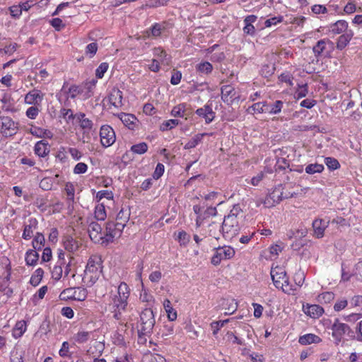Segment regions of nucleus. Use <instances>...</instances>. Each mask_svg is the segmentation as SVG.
<instances>
[{
	"mask_svg": "<svg viewBox=\"0 0 362 362\" xmlns=\"http://www.w3.org/2000/svg\"><path fill=\"white\" fill-rule=\"evenodd\" d=\"M185 110L186 104L180 103L173 108L170 115L174 117H184L185 115Z\"/></svg>",
	"mask_w": 362,
	"mask_h": 362,
	"instance_id": "37998d69",
	"label": "nucleus"
},
{
	"mask_svg": "<svg viewBox=\"0 0 362 362\" xmlns=\"http://www.w3.org/2000/svg\"><path fill=\"white\" fill-rule=\"evenodd\" d=\"M139 300L141 302L147 303L149 305H153L155 300L153 295L145 288H142L140 293Z\"/></svg>",
	"mask_w": 362,
	"mask_h": 362,
	"instance_id": "49530a36",
	"label": "nucleus"
},
{
	"mask_svg": "<svg viewBox=\"0 0 362 362\" xmlns=\"http://www.w3.org/2000/svg\"><path fill=\"white\" fill-rule=\"evenodd\" d=\"M122 92L119 89H113L109 95V101L115 107L122 105Z\"/></svg>",
	"mask_w": 362,
	"mask_h": 362,
	"instance_id": "2f4dec72",
	"label": "nucleus"
},
{
	"mask_svg": "<svg viewBox=\"0 0 362 362\" xmlns=\"http://www.w3.org/2000/svg\"><path fill=\"white\" fill-rule=\"evenodd\" d=\"M177 240L180 245H186L190 240V235L185 231H180L177 237Z\"/></svg>",
	"mask_w": 362,
	"mask_h": 362,
	"instance_id": "e2e57ef3",
	"label": "nucleus"
},
{
	"mask_svg": "<svg viewBox=\"0 0 362 362\" xmlns=\"http://www.w3.org/2000/svg\"><path fill=\"white\" fill-rule=\"evenodd\" d=\"M90 335H91V332H88V331H84V330H81V331H78L75 335H74V340L78 343V344H83V343H86L87 342L90 337Z\"/></svg>",
	"mask_w": 362,
	"mask_h": 362,
	"instance_id": "a19ab883",
	"label": "nucleus"
},
{
	"mask_svg": "<svg viewBox=\"0 0 362 362\" xmlns=\"http://www.w3.org/2000/svg\"><path fill=\"white\" fill-rule=\"evenodd\" d=\"M153 55L158 60V62L163 64H169L170 62V57L166 53V52L161 47H156L153 49Z\"/></svg>",
	"mask_w": 362,
	"mask_h": 362,
	"instance_id": "c756f323",
	"label": "nucleus"
},
{
	"mask_svg": "<svg viewBox=\"0 0 362 362\" xmlns=\"http://www.w3.org/2000/svg\"><path fill=\"white\" fill-rule=\"evenodd\" d=\"M102 264V259L98 255H93L89 258L83 277V281L87 286H92L100 278Z\"/></svg>",
	"mask_w": 362,
	"mask_h": 362,
	"instance_id": "f257e3e1",
	"label": "nucleus"
},
{
	"mask_svg": "<svg viewBox=\"0 0 362 362\" xmlns=\"http://www.w3.org/2000/svg\"><path fill=\"white\" fill-rule=\"evenodd\" d=\"M129 298H111L110 305L112 308L113 317L117 320H122V313L128 309Z\"/></svg>",
	"mask_w": 362,
	"mask_h": 362,
	"instance_id": "0eeeda50",
	"label": "nucleus"
},
{
	"mask_svg": "<svg viewBox=\"0 0 362 362\" xmlns=\"http://www.w3.org/2000/svg\"><path fill=\"white\" fill-rule=\"evenodd\" d=\"M284 21V17L282 16H275L271 18H269L265 21L264 26L266 28H269L272 25H276L278 23H281Z\"/></svg>",
	"mask_w": 362,
	"mask_h": 362,
	"instance_id": "680f3d73",
	"label": "nucleus"
},
{
	"mask_svg": "<svg viewBox=\"0 0 362 362\" xmlns=\"http://www.w3.org/2000/svg\"><path fill=\"white\" fill-rule=\"evenodd\" d=\"M235 255V250L230 246L219 247L211 258V263L218 265L223 259H229Z\"/></svg>",
	"mask_w": 362,
	"mask_h": 362,
	"instance_id": "ddd939ff",
	"label": "nucleus"
},
{
	"mask_svg": "<svg viewBox=\"0 0 362 362\" xmlns=\"http://www.w3.org/2000/svg\"><path fill=\"white\" fill-rule=\"evenodd\" d=\"M325 163L327 167L331 170H334L340 168V164L339 161L332 157H327L325 158Z\"/></svg>",
	"mask_w": 362,
	"mask_h": 362,
	"instance_id": "864d4df0",
	"label": "nucleus"
},
{
	"mask_svg": "<svg viewBox=\"0 0 362 362\" xmlns=\"http://www.w3.org/2000/svg\"><path fill=\"white\" fill-rule=\"evenodd\" d=\"M146 362H165L163 356L159 354H150L145 356Z\"/></svg>",
	"mask_w": 362,
	"mask_h": 362,
	"instance_id": "774afa93",
	"label": "nucleus"
},
{
	"mask_svg": "<svg viewBox=\"0 0 362 362\" xmlns=\"http://www.w3.org/2000/svg\"><path fill=\"white\" fill-rule=\"evenodd\" d=\"M62 266L64 264H56L52 270V278L56 281H59L63 274Z\"/></svg>",
	"mask_w": 362,
	"mask_h": 362,
	"instance_id": "5fc2aeb1",
	"label": "nucleus"
},
{
	"mask_svg": "<svg viewBox=\"0 0 362 362\" xmlns=\"http://www.w3.org/2000/svg\"><path fill=\"white\" fill-rule=\"evenodd\" d=\"M76 119L79 124L81 129L84 130H90L93 127V123L88 118L86 117V115L83 112H78L75 115H70L69 116V120Z\"/></svg>",
	"mask_w": 362,
	"mask_h": 362,
	"instance_id": "a211bd4d",
	"label": "nucleus"
},
{
	"mask_svg": "<svg viewBox=\"0 0 362 362\" xmlns=\"http://www.w3.org/2000/svg\"><path fill=\"white\" fill-rule=\"evenodd\" d=\"M165 23H154L148 30L146 34L148 37L157 38L161 36L162 33L165 30Z\"/></svg>",
	"mask_w": 362,
	"mask_h": 362,
	"instance_id": "412c9836",
	"label": "nucleus"
},
{
	"mask_svg": "<svg viewBox=\"0 0 362 362\" xmlns=\"http://www.w3.org/2000/svg\"><path fill=\"white\" fill-rule=\"evenodd\" d=\"M163 304L168 320L171 322L175 321L177 315V311L173 308L171 302L168 299H165Z\"/></svg>",
	"mask_w": 362,
	"mask_h": 362,
	"instance_id": "4c0bfd02",
	"label": "nucleus"
},
{
	"mask_svg": "<svg viewBox=\"0 0 362 362\" xmlns=\"http://www.w3.org/2000/svg\"><path fill=\"white\" fill-rule=\"evenodd\" d=\"M289 161L285 158H279L276 160L275 168L276 170H285L289 168Z\"/></svg>",
	"mask_w": 362,
	"mask_h": 362,
	"instance_id": "6e6d98bb",
	"label": "nucleus"
},
{
	"mask_svg": "<svg viewBox=\"0 0 362 362\" xmlns=\"http://www.w3.org/2000/svg\"><path fill=\"white\" fill-rule=\"evenodd\" d=\"M64 190L67 195V200L69 202V204H73L74 202V194H75V188L74 185L71 182H66L65 185Z\"/></svg>",
	"mask_w": 362,
	"mask_h": 362,
	"instance_id": "09e8293b",
	"label": "nucleus"
},
{
	"mask_svg": "<svg viewBox=\"0 0 362 362\" xmlns=\"http://www.w3.org/2000/svg\"><path fill=\"white\" fill-rule=\"evenodd\" d=\"M25 103L28 105H36L40 104L43 100V95L41 91L37 89H33L29 91L25 95Z\"/></svg>",
	"mask_w": 362,
	"mask_h": 362,
	"instance_id": "4be33fe9",
	"label": "nucleus"
},
{
	"mask_svg": "<svg viewBox=\"0 0 362 362\" xmlns=\"http://www.w3.org/2000/svg\"><path fill=\"white\" fill-rule=\"evenodd\" d=\"M283 190L284 187L281 184L276 186L267 196L266 203L274 205L281 202L284 199L291 198L294 196L293 193H288V194L284 195Z\"/></svg>",
	"mask_w": 362,
	"mask_h": 362,
	"instance_id": "9b49d317",
	"label": "nucleus"
},
{
	"mask_svg": "<svg viewBox=\"0 0 362 362\" xmlns=\"http://www.w3.org/2000/svg\"><path fill=\"white\" fill-rule=\"evenodd\" d=\"M148 144L146 142H141L131 146V151L133 153L141 155L148 151Z\"/></svg>",
	"mask_w": 362,
	"mask_h": 362,
	"instance_id": "a18cd8bd",
	"label": "nucleus"
},
{
	"mask_svg": "<svg viewBox=\"0 0 362 362\" xmlns=\"http://www.w3.org/2000/svg\"><path fill=\"white\" fill-rule=\"evenodd\" d=\"M88 232L90 240L96 243L105 246L103 243L105 240L104 234L101 226L96 221H91L88 226Z\"/></svg>",
	"mask_w": 362,
	"mask_h": 362,
	"instance_id": "9d476101",
	"label": "nucleus"
},
{
	"mask_svg": "<svg viewBox=\"0 0 362 362\" xmlns=\"http://www.w3.org/2000/svg\"><path fill=\"white\" fill-rule=\"evenodd\" d=\"M209 227H212L213 229L219 228L223 237L228 240H231L234 238L240 230L239 222L234 221L230 218H224L221 227L216 223L210 224Z\"/></svg>",
	"mask_w": 362,
	"mask_h": 362,
	"instance_id": "7ed1b4c3",
	"label": "nucleus"
},
{
	"mask_svg": "<svg viewBox=\"0 0 362 362\" xmlns=\"http://www.w3.org/2000/svg\"><path fill=\"white\" fill-rule=\"evenodd\" d=\"M95 218L98 221H104L107 217L105 207L103 204H98L95 207Z\"/></svg>",
	"mask_w": 362,
	"mask_h": 362,
	"instance_id": "79ce46f5",
	"label": "nucleus"
},
{
	"mask_svg": "<svg viewBox=\"0 0 362 362\" xmlns=\"http://www.w3.org/2000/svg\"><path fill=\"white\" fill-rule=\"evenodd\" d=\"M324 166L322 164L311 163L305 167V173L310 175L320 173L323 171Z\"/></svg>",
	"mask_w": 362,
	"mask_h": 362,
	"instance_id": "8fccbe9b",
	"label": "nucleus"
},
{
	"mask_svg": "<svg viewBox=\"0 0 362 362\" xmlns=\"http://www.w3.org/2000/svg\"><path fill=\"white\" fill-rule=\"evenodd\" d=\"M196 115L202 117L206 124H210L215 118L216 113L213 111L211 105L206 104L204 107L198 108L195 111Z\"/></svg>",
	"mask_w": 362,
	"mask_h": 362,
	"instance_id": "dca6fc26",
	"label": "nucleus"
},
{
	"mask_svg": "<svg viewBox=\"0 0 362 362\" xmlns=\"http://www.w3.org/2000/svg\"><path fill=\"white\" fill-rule=\"evenodd\" d=\"M123 230L121 223H117L115 221L107 222L104 234L105 240H103L105 246L112 243L115 238L119 237Z\"/></svg>",
	"mask_w": 362,
	"mask_h": 362,
	"instance_id": "423d86ee",
	"label": "nucleus"
},
{
	"mask_svg": "<svg viewBox=\"0 0 362 362\" xmlns=\"http://www.w3.org/2000/svg\"><path fill=\"white\" fill-rule=\"evenodd\" d=\"M129 216L130 213L129 210H124V209H122L117 215L116 223H121L122 227L124 228L127 223L129 221Z\"/></svg>",
	"mask_w": 362,
	"mask_h": 362,
	"instance_id": "ea45409f",
	"label": "nucleus"
},
{
	"mask_svg": "<svg viewBox=\"0 0 362 362\" xmlns=\"http://www.w3.org/2000/svg\"><path fill=\"white\" fill-rule=\"evenodd\" d=\"M334 49V43L329 39L324 38L317 41L313 47V52L316 58L322 56H329Z\"/></svg>",
	"mask_w": 362,
	"mask_h": 362,
	"instance_id": "6e6552de",
	"label": "nucleus"
},
{
	"mask_svg": "<svg viewBox=\"0 0 362 362\" xmlns=\"http://www.w3.org/2000/svg\"><path fill=\"white\" fill-rule=\"evenodd\" d=\"M25 260L26 265L35 266L39 260V254L36 250L30 249L25 252Z\"/></svg>",
	"mask_w": 362,
	"mask_h": 362,
	"instance_id": "c9c22d12",
	"label": "nucleus"
},
{
	"mask_svg": "<svg viewBox=\"0 0 362 362\" xmlns=\"http://www.w3.org/2000/svg\"><path fill=\"white\" fill-rule=\"evenodd\" d=\"M38 221L35 218H30L27 223L24 224V229L22 238L24 240H30L33 235L34 230L37 228Z\"/></svg>",
	"mask_w": 362,
	"mask_h": 362,
	"instance_id": "aec40b11",
	"label": "nucleus"
},
{
	"mask_svg": "<svg viewBox=\"0 0 362 362\" xmlns=\"http://www.w3.org/2000/svg\"><path fill=\"white\" fill-rule=\"evenodd\" d=\"M197 72L199 75H208L213 71V66L209 62H201L195 66Z\"/></svg>",
	"mask_w": 362,
	"mask_h": 362,
	"instance_id": "e433bc0d",
	"label": "nucleus"
},
{
	"mask_svg": "<svg viewBox=\"0 0 362 362\" xmlns=\"http://www.w3.org/2000/svg\"><path fill=\"white\" fill-rule=\"evenodd\" d=\"M156 324L155 313L151 308H144L137 322L139 336L151 334Z\"/></svg>",
	"mask_w": 362,
	"mask_h": 362,
	"instance_id": "f03ea898",
	"label": "nucleus"
},
{
	"mask_svg": "<svg viewBox=\"0 0 362 362\" xmlns=\"http://www.w3.org/2000/svg\"><path fill=\"white\" fill-rule=\"evenodd\" d=\"M221 90V99L224 103H231L237 98L235 88L230 85L223 86Z\"/></svg>",
	"mask_w": 362,
	"mask_h": 362,
	"instance_id": "b1692460",
	"label": "nucleus"
},
{
	"mask_svg": "<svg viewBox=\"0 0 362 362\" xmlns=\"http://www.w3.org/2000/svg\"><path fill=\"white\" fill-rule=\"evenodd\" d=\"M50 25L57 31L62 30L65 28V24L63 23L62 20L59 18H52L49 21Z\"/></svg>",
	"mask_w": 362,
	"mask_h": 362,
	"instance_id": "0e129e2a",
	"label": "nucleus"
},
{
	"mask_svg": "<svg viewBox=\"0 0 362 362\" xmlns=\"http://www.w3.org/2000/svg\"><path fill=\"white\" fill-rule=\"evenodd\" d=\"M271 276L276 288H283L284 284L281 281H286V272L284 269L279 267L272 268Z\"/></svg>",
	"mask_w": 362,
	"mask_h": 362,
	"instance_id": "2eb2a0df",
	"label": "nucleus"
},
{
	"mask_svg": "<svg viewBox=\"0 0 362 362\" xmlns=\"http://www.w3.org/2000/svg\"><path fill=\"white\" fill-rule=\"evenodd\" d=\"M349 24L345 20H339L335 23H331L328 25V32L334 35H342L346 33L348 29Z\"/></svg>",
	"mask_w": 362,
	"mask_h": 362,
	"instance_id": "f3484780",
	"label": "nucleus"
},
{
	"mask_svg": "<svg viewBox=\"0 0 362 362\" xmlns=\"http://www.w3.org/2000/svg\"><path fill=\"white\" fill-rule=\"evenodd\" d=\"M322 341L320 337L314 334H306L300 336L298 339V342L301 345H308L311 344H318Z\"/></svg>",
	"mask_w": 362,
	"mask_h": 362,
	"instance_id": "7c9ffc66",
	"label": "nucleus"
},
{
	"mask_svg": "<svg viewBox=\"0 0 362 362\" xmlns=\"http://www.w3.org/2000/svg\"><path fill=\"white\" fill-rule=\"evenodd\" d=\"M304 313L312 318H318L324 313L322 307L318 305H303Z\"/></svg>",
	"mask_w": 362,
	"mask_h": 362,
	"instance_id": "a878e982",
	"label": "nucleus"
},
{
	"mask_svg": "<svg viewBox=\"0 0 362 362\" xmlns=\"http://www.w3.org/2000/svg\"><path fill=\"white\" fill-rule=\"evenodd\" d=\"M208 135H212V134L202 133L194 135L190 140L188 141V142L185 144L184 148L189 150L195 148L202 142L203 137Z\"/></svg>",
	"mask_w": 362,
	"mask_h": 362,
	"instance_id": "72a5a7b5",
	"label": "nucleus"
},
{
	"mask_svg": "<svg viewBox=\"0 0 362 362\" xmlns=\"http://www.w3.org/2000/svg\"><path fill=\"white\" fill-rule=\"evenodd\" d=\"M351 308H359L362 309V296H353L349 301Z\"/></svg>",
	"mask_w": 362,
	"mask_h": 362,
	"instance_id": "052dcab7",
	"label": "nucleus"
},
{
	"mask_svg": "<svg viewBox=\"0 0 362 362\" xmlns=\"http://www.w3.org/2000/svg\"><path fill=\"white\" fill-rule=\"evenodd\" d=\"M118 118L129 129L134 130L138 124V119L132 114L121 112L117 115Z\"/></svg>",
	"mask_w": 362,
	"mask_h": 362,
	"instance_id": "6ab92c4d",
	"label": "nucleus"
},
{
	"mask_svg": "<svg viewBox=\"0 0 362 362\" xmlns=\"http://www.w3.org/2000/svg\"><path fill=\"white\" fill-rule=\"evenodd\" d=\"M59 355L62 358L71 357L69 353V344L68 341H64L61 349L59 351Z\"/></svg>",
	"mask_w": 362,
	"mask_h": 362,
	"instance_id": "69168bd1",
	"label": "nucleus"
},
{
	"mask_svg": "<svg viewBox=\"0 0 362 362\" xmlns=\"http://www.w3.org/2000/svg\"><path fill=\"white\" fill-rule=\"evenodd\" d=\"M216 213L217 211L215 207H208L204 211V213H202L200 216H197V218L195 220L197 228H199L202 225L204 219L209 216H216Z\"/></svg>",
	"mask_w": 362,
	"mask_h": 362,
	"instance_id": "473e14b6",
	"label": "nucleus"
},
{
	"mask_svg": "<svg viewBox=\"0 0 362 362\" xmlns=\"http://www.w3.org/2000/svg\"><path fill=\"white\" fill-rule=\"evenodd\" d=\"M11 17L14 19H18L22 15V11L20 5H13L8 8Z\"/></svg>",
	"mask_w": 362,
	"mask_h": 362,
	"instance_id": "13d9d810",
	"label": "nucleus"
},
{
	"mask_svg": "<svg viewBox=\"0 0 362 362\" xmlns=\"http://www.w3.org/2000/svg\"><path fill=\"white\" fill-rule=\"evenodd\" d=\"M88 296V291L85 288H68L63 290L59 294V298L62 300H74L83 301Z\"/></svg>",
	"mask_w": 362,
	"mask_h": 362,
	"instance_id": "20e7f679",
	"label": "nucleus"
},
{
	"mask_svg": "<svg viewBox=\"0 0 362 362\" xmlns=\"http://www.w3.org/2000/svg\"><path fill=\"white\" fill-rule=\"evenodd\" d=\"M180 124V121L175 119H170L164 121L160 126V130L162 132H166L173 129L175 126Z\"/></svg>",
	"mask_w": 362,
	"mask_h": 362,
	"instance_id": "de8ad7c7",
	"label": "nucleus"
},
{
	"mask_svg": "<svg viewBox=\"0 0 362 362\" xmlns=\"http://www.w3.org/2000/svg\"><path fill=\"white\" fill-rule=\"evenodd\" d=\"M354 31L352 30H349L339 35L336 42L337 49L341 51L343 50L349 44L354 37Z\"/></svg>",
	"mask_w": 362,
	"mask_h": 362,
	"instance_id": "5701e85b",
	"label": "nucleus"
},
{
	"mask_svg": "<svg viewBox=\"0 0 362 362\" xmlns=\"http://www.w3.org/2000/svg\"><path fill=\"white\" fill-rule=\"evenodd\" d=\"M242 212V209L239 204L233 205L232 209L230 210L229 214L225 216L224 218H230L234 221H238V216Z\"/></svg>",
	"mask_w": 362,
	"mask_h": 362,
	"instance_id": "3c124183",
	"label": "nucleus"
},
{
	"mask_svg": "<svg viewBox=\"0 0 362 362\" xmlns=\"http://www.w3.org/2000/svg\"><path fill=\"white\" fill-rule=\"evenodd\" d=\"M130 296V288L129 286L124 281L120 282L117 287V293L114 294L111 298H129Z\"/></svg>",
	"mask_w": 362,
	"mask_h": 362,
	"instance_id": "f704fd0d",
	"label": "nucleus"
},
{
	"mask_svg": "<svg viewBox=\"0 0 362 362\" xmlns=\"http://www.w3.org/2000/svg\"><path fill=\"white\" fill-rule=\"evenodd\" d=\"M100 142L103 147L111 146L116 140L115 132L109 125H103L100 129Z\"/></svg>",
	"mask_w": 362,
	"mask_h": 362,
	"instance_id": "f8f14e48",
	"label": "nucleus"
},
{
	"mask_svg": "<svg viewBox=\"0 0 362 362\" xmlns=\"http://www.w3.org/2000/svg\"><path fill=\"white\" fill-rule=\"evenodd\" d=\"M63 245L66 250L74 252L80 247V243L71 235H66L64 238Z\"/></svg>",
	"mask_w": 362,
	"mask_h": 362,
	"instance_id": "c85d7f7f",
	"label": "nucleus"
},
{
	"mask_svg": "<svg viewBox=\"0 0 362 362\" xmlns=\"http://www.w3.org/2000/svg\"><path fill=\"white\" fill-rule=\"evenodd\" d=\"M109 64L107 62H102L95 70V76L98 78H102L105 73L107 71Z\"/></svg>",
	"mask_w": 362,
	"mask_h": 362,
	"instance_id": "4d7b16f0",
	"label": "nucleus"
},
{
	"mask_svg": "<svg viewBox=\"0 0 362 362\" xmlns=\"http://www.w3.org/2000/svg\"><path fill=\"white\" fill-rule=\"evenodd\" d=\"M34 152L39 157H45L49 153L48 143L44 140L37 141L34 146Z\"/></svg>",
	"mask_w": 362,
	"mask_h": 362,
	"instance_id": "cd10ccee",
	"label": "nucleus"
},
{
	"mask_svg": "<svg viewBox=\"0 0 362 362\" xmlns=\"http://www.w3.org/2000/svg\"><path fill=\"white\" fill-rule=\"evenodd\" d=\"M331 329L332 331V335L335 340L336 344H339L344 335L346 333H349L351 330L348 325L340 322L338 320H336L332 324Z\"/></svg>",
	"mask_w": 362,
	"mask_h": 362,
	"instance_id": "4468645a",
	"label": "nucleus"
},
{
	"mask_svg": "<svg viewBox=\"0 0 362 362\" xmlns=\"http://www.w3.org/2000/svg\"><path fill=\"white\" fill-rule=\"evenodd\" d=\"M18 130V123L13 121L10 117L0 113V132L5 136H13Z\"/></svg>",
	"mask_w": 362,
	"mask_h": 362,
	"instance_id": "39448f33",
	"label": "nucleus"
},
{
	"mask_svg": "<svg viewBox=\"0 0 362 362\" xmlns=\"http://www.w3.org/2000/svg\"><path fill=\"white\" fill-rule=\"evenodd\" d=\"M43 274H44V271L42 268L37 269L35 271L34 274L31 276L30 279V283L33 286H37L42 281Z\"/></svg>",
	"mask_w": 362,
	"mask_h": 362,
	"instance_id": "c03bdc74",
	"label": "nucleus"
},
{
	"mask_svg": "<svg viewBox=\"0 0 362 362\" xmlns=\"http://www.w3.org/2000/svg\"><path fill=\"white\" fill-rule=\"evenodd\" d=\"M329 221L323 219H315L313 222L314 235L317 238H321L324 235L325 230L327 228Z\"/></svg>",
	"mask_w": 362,
	"mask_h": 362,
	"instance_id": "393cba45",
	"label": "nucleus"
},
{
	"mask_svg": "<svg viewBox=\"0 0 362 362\" xmlns=\"http://www.w3.org/2000/svg\"><path fill=\"white\" fill-rule=\"evenodd\" d=\"M283 107L284 103L281 100H276L273 103L265 102L264 113L277 115L281 112Z\"/></svg>",
	"mask_w": 362,
	"mask_h": 362,
	"instance_id": "bb28decb",
	"label": "nucleus"
},
{
	"mask_svg": "<svg viewBox=\"0 0 362 362\" xmlns=\"http://www.w3.org/2000/svg\"><path fill=\"white\" fill-rule=\"evenodd\" d=\"M230 321V319H226L224 320L219 321H213L211 323V327L213 329V335L216 336L218 331L223 327L226 324H227Z\"/></svg>",
	"mask_w": 362,
	"mask_h": 362,
	"instance_id": "603ef678",
	"label": "nucleus"
},
{
	"mask_svg": "<svg viewBox=\"0 0 362 362\" xmlns=\"http://www.w3.org/2000/svg\"><path fill=\"white\" fill-rule=\"evenodd\" d=\"M82 93V90L79 86L76 84L71 85L69 86L68 81H64L62 86V88L60 90V92L57 93V96L58 97L59 100L60 101L62 98L65 100L71 99H74L78 95Z\"/></svg>",
	"mask_w": 362,
	"mask_h": 362,
	"instance_id": "1a4fd4ad",
	"label": "nucleus"
},
{
	"mask_svg": "<svg viewBox=\"0 0 362 362\" xmlns=\"http://www.w3.org/2000/svg\"><path fill=\"white\" fill-rule=\"evenodd\" d=\"M40 113V109L35 106L33 105L28 107L25 112V115L27 117L31 119H35Z\"/></svg>",
	"mask_w": 362,
	"mask_h": 362,
	"instance_id": "bf43d9fd",
	"label": "nucleus"
},
{
	"mask_svg": "<svg viewBox=\"0 0 362 362\" xmlns=\"http://www.w3.org/2000/svg\"><path fill=\"white\" fill-rule=\"evenodd\" d=\"M45 239L43 234L41 233H37L32 241L33 250L36 251L42 250L45 245Z\"/></svg>",
	"mask_w": 362,
	"mask_h": 362,
	"instance_id": "58836bf2",
	"label": "nucleus"
},
{
	"mask_svg": "<svg viewBox=\"0 0 362 362\" xmlns=\"http://www.w3.org/2000/svg\"><path fill=\"white\" fill-rule=\"evenodd\" d=\"M334 298V294L332 292H324L318 296V300L325 303H329Z\"/></svg>",
	"mask_w": 362,
	"mask_h": 362,
	"instance_id": "338daca9",
	"label": "nucleus"
}]
</instances>
